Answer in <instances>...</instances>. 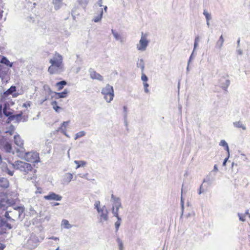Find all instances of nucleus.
<instances>
[{"label":"nucleus","mask_w":250,"mask_h":250,"mask_svg":"<svg viewBox=\"0 0 250 250\" xmlns=\"http://www.w3.org/2000/svg\"><path fill=\"white\" fill-rule=\"evenodd\" d=\"M24 211L25 208L23 206H17L13 208L12 210L6 211L4 216L6 219V221L1 220V226L9 229H12L11 224L7 222H14L16 219L20 218L22 215L24 216Z\"/></svg>","instance_id":"1"},{"label":"nucleus","mask_w":250,"mask_h":250,"mask_svg":"<svg viewBox=\"0 0 250 250\" xmlns=\"http://www.w3.org/2000/svg\"><path fill=\"white\" fill-rule=\"evenodd\" d=\"M12 166L15 167L16 169H19L22 172L27 180H35L36 179L37 175L36 173L37 170L33 168L30 164L21 161H17Z\"/></svg>","instance_id":"2"},{"label":"nucleus","mask_w":250,"mask_h":250,"mask_svg":"<svg viewBox=\"0 0 250 250\" xmlns=\"http://www.w3.org/2000/svg\"><path fill=\"white\" fill-rule=\"evenodd\" d=\"M13 192L9 190L5 193L2 192L0 194V208L5 210L8 207L13 206L16 203L14 199L8 198V196H12Z\"/></svg>","instance_id":"3"},{"label":"nucleus","mask_w":250,"mask_h":250,"mask_svg":"<svg viewBox=\"0 0 250 250\" xmlns=\"http://www.w3.org/2000/svg\"><path fill=\"white\" fill-rule=\"evenodd\" d=\"M102 93L104 96V98L108 103H110L114 97V90L113 87L109 84H107L102 90Z\"/></svg>","instance_id":"4"},{"label":"nucleus","mask_w":250,"mask_h":250,"mask_svg":"<svg viewBox=\"0 0 250 250\" xmlns=\"http://www.w3.org/2000/svg\"><path fill=\"white\" fill-rule=\"evenodd\" d=\"M95 208L100 214V221L103 222L108 220V210L105 206L100 208V202H96L95 204Z\"/></svg>","instance_id":"5"},{"label":"nucleus","mask_w":250,"mask_h":250,"mask_svg":"<svg viewBox=\"0 0 250 250\" xmlns=\"http://www.w3.org/2000/svg\"><path fill=\"white\" fill-rule=\"evenodd\" d=\"M24 157L26 161L32 163H38L40 162L39 154L36 152H25Z\"/></svg>","instance_id":"6"},{"label":"nucleus","mask_w":250,"mask_h":250,"mask_svg":"<svg viewBox=\"0 0 250 250\" xmlns=\"http://www.w3.org/2000/svg\"><path fill=\"white\" fill-rule=\"evenodd\" d=\"M49 62L51 64L64 66L62 56L57 52L54 53L53 56L49 60Z\"/></svg>","instance_id":"7"},{"label":"nucleus","mask_w":250,"mask_h":250,"mask_svg":"<svg viewBox=\"0 0 250 250\" xmlns=\"http://www.w3.org/2000/svg\"><path fill=\"white\" fill-rule=\"evenodd\" d=\"M47 71L50 75L59 74L64 71V66L50 64Z\"/></svg>","instance_id":"8"},{"label":"nucleus","mask_w":250,"mask_h":250,"mask_svg":"<svg viewBox=\"0 0 250 250\" xmlns=\"http://www.w3.org/2000/svg\"><path fill=\"white\" fill-rule=\"evenodd\" d=\"M0 148L6 152L10 153L12 151L11 144L5 139L0 140Z\"/></svg>","instance_id":"9"},{"label":"nucleus","mask_w":250,"mask_h":250,"mask_svg":"<svg viewBox=\"0 0 250 250\" xmlns=\"http://www.w3.org/2000/svg\"><path fill=\"white\" fill-rule=\"evenodd\" d=\"M148 42L146 39V35L142 33V37L139 41V44L137 45L139 50H145L148 45Z\"/></svg>","instance_id":"10"},{"label":"nucleus","mask_w":250,"mask_h":250,"mask_svg":"<svg viewBox=\"0 0 250 250\" xmlns=\"http://www.w3.org/2000/svg\"><path fill=\"white\" fill-rule=\"evenodd\" d=\"M14 141L15 144L17 146H18L20 147V148L21 149V150L18 149L17 152L21 151L22 152H24L25 151V149L23 147V144H24L23 141L21 139L20 136L19 135H15L14 137Z\"/></svg>","instance_id":"11"},{"label":"nucleus","mask_w":250,"mask_h":250,"mask_svg":"<svg viewBox=\"0 0 250 250\" xmlns=\"http://www.w3.org/2000/svg\"><path fill=\"white\" fill-rule=\"evenodd\" d=\"M44 198L47 200L60 201L62 197L54 192H50L48 195L44 196Z\"/></svg>","instance_id":"12"},{"label":"nucleus","mask_w":250,"mask_h":250,"mask_svg":"<svg viewBox=\"0 0 250 250\" xmlns=\"http://www.w3.org/2000/svg\"><path fill=\"white\" fill-rule=\"evenodd\" d=\"M38 242L34 237H30L27 240V246L30 249H33L37 246Z\"/></svg>","instance_id":"13"},{"label":"nucleus","mask_w":250,"mask_h":250,"mask_svg":"<svg viewBox=\"0 0 250 250\" xmlns=\"http://www.w3.org/2000/svg\"><path fill=\"white\" fill-rule=\"evenodd\" d=\"M89 73L90 77L92 79H96L100 81H103V77L99 73H97L96 71L94 70H90Z\"/></svg>","instance_id":"14"},{"label":"nucleus","mask_w":250,"mask_h":250,"mask_svg":"<svg viewBox=\"0 0 250 250\" xmlns=\"http://www.w3.org/2000/svg\"><path fill=\"white\" fill-rule=\"evenodd\" d=\"M9 187V181L5 178H0V188L2 189H6Z\"/></svg>","instance_id":"15"},{"label":"nucleus","mask_w":250,"mask_h":250,"mask_svg":"<svg viewBox=\"0 0 250 250\" xmlns=\"http://www.w3.org/2000/svg\"><path fill=\"white\" fill-rule=\"evenodd\" d=\"M220 86L226 90L229 84V81L226 78H222L220 80Z\"/></svg>","instance_id":"16"},{"label":"nucleus","mask_w":250,"mask_h":250,"mask_svg":"<svg viewBox=\"0 0 250 250\" xmlns=\"http://www.w3.org/2000/svg\"><path fill=\"white\" fill-rule=\"evenodd\" d=\"M69 122L70 121L63 122L58 128V131H61L63 134L66 135V128Z\"/></svg>","instance_id":"17"},{"label":"nucleus","mask_w":250,"mask_h":250,"mask_svg":"<svg viewBox=\"0 0 250 250\" xmlns=\"http://www.w3.org/2000/svg\"><path fill=\"white\" fill-rule=\"evenodd\" d=\"M68 93V90L65 89L62 92H56L55 97L57 99L66 98L67 96Z\"/></svg>","instance_id":"18"},{"label":"nucleus","mask_w":250,"mask_h":250,"mask_svg":"<svg viewBox=\"0 0 250 250\" xmlns=\"http://www.w3.org/2000/svg\"><path fill=\"white\" fill-rule=\"evenodd\" d=\"M67 84V83L65 81H62L59 82H58L56 83L55 86L57 88V90L58 91H60L63 89L64 86Z\"/></svg>","instance_id":"19"},{"label":"nucleus","mask_w":250,"mask_h":250,"mask_svg":"<svg viewBox=\"0 0 250 250\" xmlns=\"http://www.w3.org/2000/svg\"><path fill=\"white\" fill-rule=\"evenodd\" d=\"M51 105L52 106L53 108L57 112H59L62 109V108L58 105V103L56 101L52 102L51 103Z\"/></svg>","instance_id":"20"},{"label":"nucleus","mask_w":250,"mask_h":250,"mask_svg":"<svg viewBox=\"0 0 250 250\" xmlns=\"http://www.w3.org/2000/svg\"><path fill=\"white\" fill-rule=\"evenodd\" d=\"M0 62L2 63H4L6 64L7 66H9V67L12 66V63H11L8 59L5 57H3L0 61Z\"/></svg>","instance_id":"21"},{"label":"nucleus","mask_w":250,"mask_h":250,"mask_svg":"<svg viewBox=\"0 0 250 250\" xmlns=\"http://www.w3.org/2000/svg\"><path fill=\"white\" fill-rule=\"evenodd\" d=\"M3 114L6 117H9V118H14V116H12V113L8 111L6 108V104L5 105V106L3 109Z\"/></svg>","instance_id":"22"},{"label":"nucleus","mask_w":250,"mask_h":250,"mask_svg":"<svg viewBox=\"0 0 250 250\" xmlns=\"http://www.w3.org/2000/svg\"><path fill=\"white\" fill-rule=\"evenodd\" d=\"M16 91V88L15 86H11L5 93L4 94L8 95L12 94L14 92Z\"/></svg>","instance_id":"23"},{"label":"nucleus","mask_w":250,"mask_h":250,"mask_svg":"<svg viewBox=\"0 0 250 250\" xmlns=\"http://www.w3.org/2000/svg\"><path fill=\"white\" fill-rule=\"evenodd\" d=\"M74 163L77 165L76 168L84 167L86 165V162L83 161H75Z\"/></svg>","instance_id":"24"},{"label":"nucleus","mask_w":250,"mask_h":250,"mask_svg":"<svg viewBox=\"0 0 250 250\" xmlns=\"http://www.w3.org/2000/svg\"><path fill=\"white\" fill-rule=\"evenodd\" d=\"M62 225L65 229H70L71 228V225L69 223L68 221L67 220H63L62 222Z\"/></svg>","instance_id":"25"},{"label":"nucleus","mask_w":250,"mask_h":250,"mask_svg":"<svg viewBox=\"0 0 250 250\" xmlns=\"http://www.w3.org/2000/svg\"><path fill=\"white\" fill-rule=\"evenodd\" d=\"M234 126L238 128H242L243 129H246V127L241 122H236L233 123Z\"/></svg>","instance_id":"26"},{"label":"nucleus","mask_w":250,"mask_h":250,"mask_svg":"<svg viewBox=\"0 0 250 250\" xmlns=\"http://www.w3.org/2000/svg\"><path fill=\"white\" fill-rule=\"evenodd\" d=\"M220 145L225 147V150H227L228 152H229V146L228 145V144L226 143V142L225 140H221L220 143Z\"/></svg>","instance_id":"27"},{"label":"nucleus","mask_w":250,"mask_h":250,"mask_svg":"<svg viewBox=\"0 0 250 250\" xmlns=\"http://www.w3.org/2000/svg\"><path fill=\"white\" fill-rule=\"evenodd\" d=\"M223 43H224V39H223L222 35H221L220 37L219 40L217 42V45L218 47H221L222 46Z\"/></svg>","instance_id":"28"},{"label":"nucleus","mask_w":250,"mask_h":250,"mask_svg":"<svg viewBox=\"0 0 250 250\" xmlns=\"http://www.w3.org/2000/svg\"><path fill=\"white\" fill-rule=\"evenodd\" d=\"M3 171L9 174L10 176H12L13 174V171L10 170L7 167H4Z\"/></svg>","instance_id":"29"},{"label":"nucleus","mask_w":250,"mask_h":250,"mask_svg":"<svg viewBox=\"0 0 250 250\" xmlns=\"http://www.w3.org/2000/svg\"><path fill=\"white\" fill-rule=\"evenodd\" d=\"M53 3L57 7H60L62 4L61 0H53Z\"/></svg>","instance_id":"30"},{"label":"nucleus","mask_w":250,"mask_h":250,"mask_svg":"<svg viewBox=\"0 0 250 250\" xmlns=\"http://www.w3.org/2000/svg\"><path fill=\"white\" fill-rule=\"evenodd\" d=\"M84 135H85V132L84 131H80L76 134L75 139H76L77 138L82 137Z\"/></svg>","instance_id":"31"},{"label":"nucleus","mask_w":250,"mask_h":250,"mask_svg":"<svg viewBox=\"0 0 250 250\" xmlns=\"http://www.w3.org/2000/svg\"><path fill=\"white\" fill-rule=\"evenodd\" d=\"M141 79L144 83L147 82L148 80L147 76L144 73H142Z\"/></svg>","instance_id":"32"},{"label":"nucleus","mask_w":250,"mask_h":250,"mask_svg":"<svg viewBox=\"0 0 250 250\" xmlns=\"http://www.w3.org/2000/svg\"><path fill=\"white\" fill-rule=\"evenodd\" d=\"M144 83V88H145V91L146 93H148V84L147 83V82H146V83Z\"/></svg>","instance_id":"33"},{"label":"nucleus","mask_w":250,"mask_h":250,"mask_svg":"<svg viewBox=\"0 0 250 250\" xmlns=\"http://www.w3.org/2000/svg\"><path fill=\"white\" fill-rule=\"evenodd\" d=\"M204 15L205 16L207 20L208 21L210 19V15L207 11H204Z\"/></svg>","instance_id":"34"},{"label":"nucleus","mask_w":250,"mask_h":250,"mask_svg":"<svg viewBox=\"0 0 250 250\" xmlns=\"http://www.w3.org/2000/svg\"><path fill=\"white\" fill-rule=\"evenodd\" d=\"M139 65H140V67L141 68L142 72H143L145 66H144V62H143V61L142 60H140V63H139Z\"/></svg>","instance_id":"35"},{"label":"nucleus","mask_w":250,"mask_h":250,"mask_svg":"<svg viewBox=\"0 0 250 250\" xmlns=\"http://www.w3.org/2000/svg\"><path fill=\"white\" fill-rule=\"evenodd\" d=\"M239 219L242 221H245V216L243 214H239Z\"/></svg>","instance_id":"36"},{"label":"nucleus","mask_w":250,"mask_h":250,"mask_svg":"<svg viewBox=\"0 0 250 250\" xmlns=\"http://www.w3.org/2000/svg\"><path fill=\"white\" fill-rule=\"evenodd\" d=\"M199 41V38L196 37L195 38V42H194V48H195L198 45V42Z\"/></svg>","instance_id":"37"},{"label":"nucleus","mask_w":250,"mask_h":250,"mask_svg":"<svg viewBox=\"0 0 250 250\" xmlns=\"http://www.w3.org/2000/svg\"><path fill=\"white\" fill-rule=\"evenodd\" d=\"M115 227H116V229L118 230V229H119V227L120 225V221H117L115 223Z\"/></svg>","instance_id":"38"},{"label":"nucleus","mask_w":250,"mask_h":250,"mask_svg":"<svg viewBox=\"0 0 250 250\" xmlns=\"http://www.w3.org/2000/svg\"><path fill=\"white\" fill-rule=\"evenodd\" d=\"M102 14H103V11H101L100 17H99V18L95 19L94 20L95 22H98V21H99L100 20H101V19L102 18Z\"/></svg>","instance_id":"39"},{"label":"nucleus","mask_w":250,"mask_h":250,"mask_svg":"<svg viewBox=\"0 0 250 250\" xmlns=\"http://www.w3.org/2000/svg\"><path fill=\"white\" fill-rule=\"evenodd\" d=\"M5 247L4 244L0 243V250H3Z\"/></svg>","instance_id":"40"},{"label":"nucleus","mask_w":250,"mask_h":250,"mask_svg":"<svg viewBox=\"0 0 250 250\" xmlns=\"http://www.w3.org/2000/svg\"><path fill=\"white\" fill-rule=\"evenodd\" d=\"M114 216L117 218V219H118L119 221L121 220L120 218L119 217V216L118 215L117 212H114Z\"/></svg>","instance_id":"41"},{"label":"nucleus","mask_w":250,"mask_h":250,"mask_svg":"<svg viewBox=\"0 0 250 250\" xmlns=\"http://www.w3.org/2000/svg\"><path fill=\"white\" fill-rule=\"evenodd\" d=\"M67 176H68V178L69 179L70 181L72 179V178L73 177V175L71 173H68Z\"/></svg>","instance_id":"42"},{"label":"nucleus","mask_w":250,"mask_h":250,"mask_svg":"<svg viewBox=\"0 0 250 250\" xmlns=\"http://www.w3.org/2000/svg\"><path fill=\"white\" fill-rule=\"evenodd\" d=\"M102 3H103V0H99L98 1V4L99 5V6L100 7H102L103 5H102Z\"/></svg>","instance_id":"43"},{"label":"nucleus","mask_w":250,"mask_h":250,"mask_svg":"<svg viewBox=\"0 0 250 250\" xmlns=\"http://www.w3.org/2000/svg\"><path fill=\"white\" fill-rule=\"evenodd\" d=\"M228 159V158H227L225 159V160H224V162H223V166H225V165H226V162H227V161Z\"/></svg>","instance_id":"44"},{"label":"nucleus","mask_w":250,"mask_h":250,"mask_svg":"<svg viewBox=\"0 0 250 250\" xmlns=\"http://www.w3.org/2000/svg\"><path fill=\"white\" fill-rule=\"evenodd\" d=\"M1 110H2V105H1L0 106V117H2Z\"/></svg>","instance_id":"45"},{"label":"nucleus","mask_w":250,"mask_h":250,"mask_svg":"<svg viewBox=\"0 0 250 250\" xmlns=\"http://www.w3.org/2000/svg\"><path fill=\"white\" fill-rule=\"evenodd\" d=\"M202 188V185H201V187H200V190H199V194H201L202 193V192H203V191L201 190Z\"/></svg>","instance_id":"46"},{"label":"nucleus","mask_w":250,"mask_h":250,"mask_svg":"<svg viewBox=\"0 0 250 250\" xmlns=\"http://www.w3.org/2000/svg\"><path fill=\"white\" fill-rule=\"evenodd\" d=\"M107 9V6H105L104 7V9L105 11H106Z\"/></svg>","instance_id":"47"},{"label":"nucleus","mask_w":250,"mask_h":250,"mask_svg":"<svg viewBox=\"0 0 250 250\" xmlns=\"http://www.w3.org/2000/svg\"><path fill=\"white\" fill-rule=\"evenodd\" d=\"M214 168L215 169H216V170L217 169V167H216V165H215V166H214Z\"/></svg>","instance_id":"48"},{"label":"nucleus","mask_w":250,"mask_h":250,"mask_svg":"<svg viewBox=\"0 0 250 250\" xmlns=\"http://www.w3.org/2000/svg\"><path fill=\"white\" fill-rule=\"evenodd\" d=\"M59 205V203H56L55 204H54V206H57V205Z\"/></svg>","instance_id":"49"},{"label":"nucleus","mask_w":250,"mask_h":250,"mask_svg":"<svg viewBox=\"0 0 250 250\" xmlns=\"http://www.w3.org/2000/svg\"><path fill=\"white\" fill-rule=\"evenodd\" d=\"M56 250H59V248L58 247Z\"/></svg>","instance_id":"50"},{"label":"nucleus","mask_w":250,"mask_h":250,"mask_svg":"<svg viewBox=\"0 0 250 250\" xmlns=\"http://www.w3.org/2000/svg\"><path fill=\"white\" fill-rule=\"evenodd\" d=\"M10 134L12 135V131L10 132Z\"/></svg>","instance_id":"51"},{"label":"nucleus","mask_w":250,"mask_h":250,"mask_svg":"<svg viewBox=\"0 0 250 250\" xmlns=\"http://www.w3.org/2000/svg\"><path fill=\"white\" fill-rule=\"evenodd\" d=\"M122 246V244H120V247H121Z\"/></svg>","instance_id":"52"}]
</instances>
